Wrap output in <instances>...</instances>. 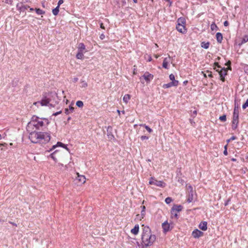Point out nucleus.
<instances>
[{"label":"nucleus","mask_w":248,"mask_h":248,"mask_svg":"<svg viewBox=\"0 0 248 248\" xmlns=\"http://www.w3.org/2000/svg\"><path fill=\"white\" fill-rule=\"evenodd\" d=\"M236 139V137L235 136H232L230 139L227 140V142L228 143L230 142L231 140H234Z\"/></svg>","instance_id":"58836bf2"},{"label":"nucleus","mask_w":248,"mask_h":248,"mask_svg":"<svg viewBox=\"0 0 248 248\" xmlns=\"http://www.w3.org/2000/svg\"><path fill=\"white\" fill-rule=\"evenodd\" d=\"M141 140H147L148 139V137L146 136H142L140 137Z\"/></svg>","instance_id":"de8ad7c7"},{"label":"nucleus","mask_w":248,"mask_h":248,"mask_svg":"<svg viewBox=\"0 0 248 248\" xmlns=\"http://www.w3.org/2000/svg\"><path fill=\"white\" fill-rule=\"evenodd\" d=\"M155 239L156 236L152 233L150 228L148 226L144 227L141 236L143 246L145 247L151 246L153 244Z\"/></svg>","instance_id":"f03ea898"},{"label":"nucleus","mask_w":248,"mask_h":248,"mask_svg":"<svg viewBox=\"0 0 248 248\" xmlns=\"http://www.w3.org/2000/svg\"><path fill=\"white\" fill-rule=\"evenodd\" d=\"M108 138L112 139L114 138L113 135L111 133V132H108Z\"/></svg>","instance_id":"a19ab883"},{"label":"nucleus","mask_w":248,"mask_h":248,"mask_svg":"<svg viewBox=\"0 0 248 248\" xmlns=\"http://www.w3.org/2000/svg\"><path fill=\"white\" fill-rule=\"evenodd\" d=\"M71 119V117H69L67 118V121H69Z\"/></svg>","instance_id":"e2e57ef3"},{"label":"nucleus","mask_w":248,"mask_h":248,"mask_svg":"<svg viewBox=\"0 0 248 248\" xmlns=\"http://www.w3.org/2000/svg\"><path fill=\"white\" fill-rule=\"evenodd\" d=\"M188 190H189V191H188L187 202L188 203H190V202H192V201L193 200L194 191H193V188L191 186H188Z\"/></svg>","instance_id":"6e6552de"},{"label":"nucleus","mask_w":248,"mask_h":248,"mask_svg":"<svg viewBox=\"0 0 248 248\" xmlns=\"http://www.w3.org/2000/svg\"><path fill=\"white\" fill-rule=\"evenodd\" d=\"M211 29L212 31H217L218 29V27L215 23H213L211 25Z\"/></svg>","instance_id":"cd10ccee"},{"label":"nucleus","mask_w":248,"mask_h":248,"mask_svg":"<svg viewBox=\"0 0 248 248\" xmlns=\"http://www.w3.org/2000/svg\"><path fill=\"white\" fill-rule=\"evenodd\" d=\"M69 109L71 111V112H73L74 111L75 108L72 106H69Z\"/></svg>","instance_id":"37998d69"},{"label":"nucleus","mask_w":248,"mask_h":248,"mask_svg":"<svg viewBox=\"0 0 248 248\" xmlns=\"http://www.w3.org/2000/svg\"><path fill=\"white\" fill-rule=\"evenodd\" d=\"M239 119V106L235 103L234 108L233 110V118L232 121V129L235 130L237 127Z\"/></svg>","instance_id":"20e7f679"},{"label":"nucleus","mask_w":248,"mask_h":248,"mask_svg":"<svg viewBox=\"0 0 248 248\" xmlns=\"http://www.w3.org/2000/svg\"><path fill=\"white\" fill-rule=\"evenodd\" d=\"M172 201V200L171 198L170 197H167V198H166L165 199V202L167 204H169Z\"/></svg>","instance_id":"473e14b6"},{"label":"nucleus","mask_w":248,"mask_h":248,"mask_svg":"<svg viewBox=\"0 0 248 248\" xmlns=\"http://www.w3.org/2000/svg\"><path fill=\"white\" fill-rule=\"evenodd\" d=\"M30 10L31 11H33L34 10V9H33V8H30Z\"/></svg>","instance_id":"69168bd1"},{"label":"nucleus","mask_w":248,"mask_h":248,"mask_svg":"<svg viewBox=\"0 0 248 248\" xmlns=\"http://www.w3.org/2000/svg\"><path fill=\"white\" fill-rule=\"evenodd\" d=\"M64 113H65L66 114L68 115V114H69L71 113V111L69 110V108H65V109Z\"/></svg>","instance_id":"79ce46f5"},{"label":"nucleus","mask_w":248,"mask_h":248,"mask_svg":"<svg viewBox=\"0 0 248 248\" xmlns=\"http://www.w3.org/2000/svg\"><path fill=\"white\" fill-rule=\"evenodd\" d=\"M59 150H57L55 151H54L53 153H52L50 155V157L55 161H56L57 158H56V155L58 153Z\"/></svg>","instance_id":"5701e85b"},{"label":"nucleus","mask_w":248,"mask_h":248,"mask_svg":"<svg viewBox=\"0 0 248 248\" xmlns=\"http://www.w3.org/2000/svg\"><path fill=\"white\" fill-rule=\"evenodd\" d=\"M16 8L18 11L20 12H24L27 8H29V6L28 5H23L21 3H18L16 4Z\"/></svg>","instance_id":"1a4fd4ad"},{"label":"nucleus","mask_w":248,"mask_h":248,"mask_svg":"<svg viewBox=\"0 0 248 248\" xmlns=\"http://www.w3.org/2000/svg\"><path fill=\"white\" fill-rule=\"evenodd\" d=\"M45 123L48 124V121L47 119H43L33 116L31 121L28 123V127H34L36 129H40L44 125Z\"/></svg>","instance_id":"7ed1b4c3"},{"label":"nucleus","mask_w":248,"mask_h":248,"mask_svg":"<svg viewBox=\"0 0 248 248\" xmlns=\"http://www.w3.org/2000/svg\"><path fill=\"white\" fill-rule=\"evenodd\" d=\"M248 41V35H245L242 39L241 44H244Z\"/></svg>","instance_id":"c85d7f7f"},{"label":"nucleus","mask_w":248,"mask_h":248,"mask_svg":"<svg viewBox=\"0 0 248 248\" xmlns=\"http://www.w3.org/2000/svg\"><path fill=\"white\" fill-rule=\"evenodd\" d=\"M219 119L223 122H225L226 121V116L225 115H223L219 117Z\"/></svg>","instance_id":"2f4dec72"},{"label":"nucleus","mask_w":248,"mask_h":248,"mask_svg":"<svg viewBox=\"0 0 248 248\" xmlns=\"http://www.w3.org/2000/svg\"><path fill=\"white\" fill-rule=\"evenodd\" d=\"M172 209V212H179L182 210L183 207L181 205H174Z\"/></svg>","instance_id":"6ab92c4d"},{"label":"nucleus","mask_w":248,"mask_h":248,"mask_svg":"<svg viewBox=\"0 0 248 248\" xmlns=\"http://www.w3.org/2000/svg\"><path fill=\"white\" fill-rule=\"evenodd\" d=\"M61 113H62V111H58V112H56V113H54V114H53V115H54V116H57V115H58V114H61Z\"/></svg>","instance_id":"864d4df0"},{"label":"nucleus","mask_w":248,"mask_h":248,"mask_svg":"<svg viewBox=\"0 0 248 248\" xmlns=\"http://www.w3.org/2000/svg\"><path fill=\"white\" fill-rule=\"evenodd\" d=\"M178 85V81L174 80L167 84H163L162 87L164 89L170 88L172 86H177Z\"/></svg>","instance_id":"9d476101"},{"label":"nucleus","mask_w":248,"mask_h":248,"mask_svg":"<svg viewBox=\"0 0 248 248\" xmlns=\"http://www.w3.org/2000/svg\"><path fill=\"white\" fill-rule=\"evenodd\" d=\"M154 56L156 59H157L159 57V55H155Z\"/></svg>","instance_id":"bf43d9fd"},{"label":"nucleus","mask_w":248,"mask_h":248,"mask_svg":"<svg viewBox=\"0 0 248 248\" xmlns=\"http://www.w3.org/2000/svg\"><path fill=\"white\" fill-rule=\"evenodd\" d=\"M216 38L218 43H221L223 40V36L220 32H217L216 34Z\"/></svg>","instance_id":"412c9836"},{"label":"nucleus","mask_w":248,"mask_h":248,"mask_svg":"<svg viewBox=\"0 0 248 248\" xmlns=\"http://www.w3.org/2000/svg\"><path fill=\"white\" fill-rule=\"evenodd\" d=\"M130 99V95L128 94H125L123 97V101L127 103Z\"/></svg>","instance_id":"b1692460"},{"label":"nucleus","mask_w":248,"mask_h":248,"mask_svg":"<svg viewBox=\"0 0 248 248\" xmlns=\"http://www.w3.org/2000/svg\"><path fill=\"white\" fill-rule=\"evenodd\" d=\"M84 53V52H83L78 51V53L76 55V58L78 59H80V60L82 59L83 58V56H84V55H83Z\"/></svg>","instance_id":"393cba45"},{"label":"nucleus","mask_w":248,"mask_h":248,"mask_svg":"<svg viewBox=\"0 0 248 248\" xmlns=\"http://www.w3.org/2000/svg\"><path fill=\"white\" fill-rule=\"evenodd\" d=\"M100 28H101V29H105V27H104V26L103 23H101L100 24Z\"/></svg>","instance_id":"603ef678"},{"label":"nucleus","mask_w":248,"mask_h":248,"mask_svg":"<svg viewBox=\"0 0 248 248\" xmlns=\"http://www.w3.org/2000/svg\"><path fill=\"white\" fill-rule=\"evenodd\" d=\"M100 38L101 40H103L105 38V35L104 34H101L100 36Z\"/></svg>","instance_id":"8fccbe9b"},{"label":"nucleus","mask_w":248,"mask_h":248,"mask_svg":"<svg viewBox=\"0 0 248 248\" xmlns=\"http://www.w3.org/2000/svg\"><path fill=\"white\" fill-rule=\"evenodd\" d=\"M210 45V43L209 42L205 43L204 42H202L201 43V46L205 49H207L209 48Z\"/></svg>","instance_id":"a878e982"},{"label":"nucleus","mask_w":248,"mask_h":248,"mask_svg":"<svg viewBox=\"0 0 248 248\" xmlns=\"http://www.w3.org/2000/svg\"><path fill=\"white\" fill-rule=\"evenodd\" d=\"M178 213L177 212H172V209L171 210V213L172 215H173L176 218H177L178 217Z\"/></svg>","instance_id":"ea45409f"},{"label":"nucleus","mask_w":248,"mask_h":248,"mask_svg":"<svg viewBox=\"0 0 248 248\" xmlns=\"http://www.w3.org/2000/svg\"><path fill=\"white\" fill-rule=\"evenodd\" d=\"M162 227L165 232H168L170 230V225L167 221L163 223L162 224Z\"/></svg>","instance_id":"f3484780"},{"label":"nucleus","mask_w":248,"mask_h":248,"mask_svg":"<svg viewBox=\"0 0 248 248\" xmlns=\"http://www.w3.org/2000/svg\"><path fill=\"white\" fill-rule=\"evenodd\" d=\"M207 222L206 221H202L200 223L199 228L202 231H206L207 229Z\"/></svg>","instance_id":"4468645a"},{"label":"nucleus","mask_w":248,"mask_h":248,"mask_svg":"<svg viewBox=\"0 0 248 248\" xmlns=\"http://www.w3.org/2000/svg\"><path fill=\"white\" fill-rule=\"evenodd\" d=\"M35 11L38 15H42L45 13V12L40 9H36Z\"/></svg>","instance_id":"7c9ffc66"},{"label":"nucleus","mask_w":248,"mask_h":248,"mask_svg":"<svg viewBox=\"0 0 248 248\" xmlns=\"http://www.w3.org/2000/svg\"><path fill=\"white\" fill-rule=\"evenodd\" d=\"M147 83H149L153 79L154 76L148 72H146L142 76Z\"/></svg>","instance_id":"ddd939ff"},{"label":"nucleus","mask_w":248,"mask_h":248,"mask_svg":"<svg viewBox=\"0 0 248 248\" xmlns=\"http://www.w3.org/2000/svg\"><path fill=\"white\" fill-rule=\"evenodd\" d=\"M215 64L216 65H217V67H218V68H219V67H220V66H219V65H218V63H217V62H215Z\"/></svg>","instance_id":"13d9d810"},{"label":"nucleus","mask_w":248,"mask_h":248,"mask_svg":"<svg viewBox=\"0 0 248 248\" xmlns=\"http://www.w3.org/2000/svg\"><path fill=\"white\" fill-rule=\"evenodd\" d=\"M133 0V2L134 3H137V0Z\"/></svg>","instance_id":"774afa93"},{"label":"nucleus","mask_w":248,"mask_h":248,"mask_svg":"<svg viewBox=\"0 0 248 248\" xmlns=\"http://www.w3.org/2000/svg\"><path fill=\"white\" fill-rule=\"evenodd\" d=\"M218 71L220 77V79L222 81H224V77L227 75V69L225 68H222L220 71L217 70Z\"/></svg>","instance_id":"9b49d317"},{"label":"nucleus","mask_w":248,"mask_h":248,"mask_svg":"<svg viewBox=\"0 0 248 248\" xmlns=\"http://www.w3.org/2000/svg\"><path fill=\"white\" fill-rule=\"evenodd\" d=\"M78 51H80V52L81 51V52H83L84 53L85 52H86V51H85V49H86L85 46L82 43H80L78 45Z\"/></svg>","instance_id":"a211bd4d"},{"label":"nucleus","mask_w":248,"mask_h":248,"mask_svg":"<svg viewBox=\"0 0 248 248\" xmlns=\"http://www.w3.org/2000/svg\"><path fill=\"white\" fill-rule=\"evenodd\" d=\"M78 177L76 178V180L78 181L80 184H84L86 182V178L83 175H79L78 173Z\"/></svg>","instance_id":"dca6fc26"},{"label":"nucleus","mask_w":248,"mask_h":248,"mask_svg":"<svg viewBox=\"0 0 248 248\" xmlns=\"http://www.w3.org/2000/svg\"><path fill=\"white\" fill-rule=\"evenodd\" d=\"M59 12V7L57 6L55 8L53 9L52 13L54 16H57Z\"/></svg>","instance_id":"bb28decb"},{"label":"nucleus","mask_w":248,"mask_h":248,"mask_svg":"<svg viewBox=\"0 0 248 248\" xmlns=\"http://www.w3.org/2000/svg\"><path fill=\"white\" fill-rule=\"evenodd\" d=\"M170 59V56H169L168 58H165L164 59L163 62V64H162L163 67H164L165 69H168V61H169V60Z\"/></svg>","instance_id":"aec40b11"},{"label":"nucleus","mask_w":248,"mask_h":248,"mask_svg":"<svg viewBox=\"0 0 248 248\" xmlns=\"http://www.w3.org/2000/svg\"><path fill=\"white\" fill-rule=\"evenodd\" d=\"M139 225H136L134 228L131 230V232L134 234H137L139 232Z\"/></svg>","instance_id":"4be33fe9"},{"label":"nucleus","mask_w":248,"mask_h":248,"mask_svg":"<svg viewBox=\"0 0 248 248\" xmlns=\"http://www.w3.org/2000/svg\"><path fill=\"white\" fill-rule=\"evenodd\" d=\"M112 129V127L110 126H109L107 128V132H110V131Z\"/></svg>","instance_id":"09e8293b"},{"label":"nucleus","mask_w":248,"mask_h":248,"mask_svg":"<svg viewBox=\"0 0 248 248\" xmlns=\"http://www.w3.org/2000/svg\"><path fill=\"white\" fill-rule=\"evenodd\" d=\"M13 2V0H5V3L9 4H12Z\"/></svg>","instance_id":"49530a36"},{"label":"nucleus","mask_w":248,"mask_h":248,"mask_svg":"<svg viewBox=\"0 0 248 248\" xmlns=\"http://www.w3.org/2000/svg\"><path fill=\"white\" fill-rule=\"evenodd\" d=\"M185 22L183 19L179 18L178 20V24L176 25L177 30L182 33H185L186 31V30L185 26Z\"/></svg>","instance_id":"39448f33"},{"label":"nucleus","mask_w":248,"mask_h":248,"mask_svg":"<svg viewBox=\"0 0 248 248\" xmlns=\"http://www.w3.org/2000/svg\"><path fill=\"white\" fill-rule=\"evenodd\" d=\"M229 25V22L227 21H225L224 22V26H228Z\"/></svg>","instance_id":"5fc2aeb1"},{"label":"nucleus","mask_w":248,"mask_h":248,"mask_svg":"<svg viewBox=\"0 0 248 248\" xmlns=\"http://www.w3.org/2000/svg\"><path fill=\"white\" fill-rule=\"evenodd\" d=\"M117 112H118V113L119 115H120L121 111H120L119 110H118V109L117 110Z\"/></svg>","instance_id":"052dcab7"},{"label":"nucleus","mask_w":248,"mask_h":248,"mask_svg":"<svg viewBox=\"0 0 248 248\" xmlns=\"http://www.w3.org/2000/svg\"><path fill=\"white\" fill-rule=\"evenodd\" d=\"M207 73H208V76L209 77H212V75L211 72L207 71Z\"/></svg>","instance_id":"4d7b16f0"},{"label":"nucleus","mask_w":248,"mask_h":248,"mask_svg":"<svg viewBox=\"0 0 248 248\" xmlns=\"http://www.w3.org/2000/svg\"><path fill=\"white\" fill-rule=\"evenodd\" d=\"M169 78H170V80H171V81H173L175 80V76L172 74H171L170 75Z\"/></svg>","instance_id":"c9c22d12"},{"label":"nucleus","mask_w":248,"mask_h":248,"mask_svg":"<svg viewBox=\"0 0 248 248\" xmlns=\"http://www.w3.org/2000/svg\"><path fill=\"white\" fill-rule=\"evenodd\" d=\"M29 138L32 143L44 144L50 140V136L47 133L33 131L30 133Z\"/></svg>","instance_id":"f257e3e1"},{"label":"nucleus","mask_w":248,"mask_h":248,"mask_svg":"<svg viewBox=\"0 0 248 248\" xmlns=\"http://www.w3.org/2000/svg\"><path fill=\"white\" fill-rule=\"evenodd\" d=\"M197 112L196 110H194L193 112V114H192V116L195 117L196 116V115H197Z\"/></svg>","instance_id":"3c124183"},{"label":"nucleus","mask_w":248,"mask_h":248,"mask_svg":"<svg viewBox=\"0 0 248 248\" xmlns=\"http://www.w3.org/2000/svg\"><path fill=\"white\" fill-rule=\"evenodd\" d=\"M144 126L145 129L149 132L151 133L152 132V129H151L148 126L146 125L145 124L143 125Z\"/></svg>","instance_id":"4c0bfd02"},{"label":"nucleus","mask_w":248,"mask_h":248,"mask_svg":"<svg viewBox=\"0 0 248 248\" xmlns=\"http://www.w3.org/2000/svg\"><path fill=\"white\" fill-rule=\"evenodd\" d=\"M9 223H10L11 224H12V225H14V226H17L16 224V223H14V222H12V221H9Z\"/></svg>","instance_id":"6e6d98bb"},{"label":"nucleus","mask_w":248,"mask_h":248,"mask_svg":"<svg viewBox=\"0 0 248 248\" xmlns=\"http://www.w3.org/2000/svg\"><path fill=\"white\" fill-rule=\"evenodd\" d=\"M247 107H248V99L246 100V102L242 106V108L243 109H245Z\"/></svg>","instance_id":"f704fd0d"},{"label":"nucleus","mask_w":248,"mask_h":248,"mask_svg":"<svg viewBox=\"0 0 248 248\" xmlns=\"http://www.w3.org/2000/svg\"><path fill=\"white\" fill-rule=\"evenodd\" d=\"M76 105L79 108H82L83 106V103L81 101H78L76 102Z\"/></svg>","instance_id":"c756f323"},{"label":"nucleus","mask_w":248,"mask_h":248,"mask_svg":"<svg viewBox=\"0 0 248 248\" xmlns=\"http://www.w3.org/2000/svg\"><path fill=\"white\" fill-rule=\"evenodd\" d=\"M61 146L63 148L66 149L67 151H68V149L66 147V145L61 142H58L57 144L53 145L52 148L50 149V151H52V150L55 149L57 147Z\"/></svg>","instance_id":"2eb2a0df"},{"label":"nucleus","mask_w":248,"mask_h":248,"mask_svg":"<svg viewBox=\"0 0 248 248\" xmlns=\"http://www.w3.org/2000/svg\"><path fill=\"white\" fill-rule=\"evenodd\" d=\"M81 84H82V85H81L82 88H86L88 86L87 83L85 81H82L81 82Z\"/></svg>","instance_id":"72a5a7b5"},{"label":"nucleus","mask_w":248,"mask_h":248,"mask_svg":"<svg viewBox=\"0 0 248 248\" xmlns=\"http://www.w3.org/2000/svg\"><path fill=\"white\" fill-rule=\"evenodd\" d=\"M203 232H201L198 229L194 230L192 233V236L195 238H199L200 236L203 235Z\"/></svg>","instance_id":"f8f14e48"},{"label":"nucleus","mask_w":248,"mask_h":248,"mask_svg":"<svg viewBox=\"0 0 248 248\" xmlns=\"http://www.w3.org/2000/svg\"><path fill=\"white\" fill-rule=\"evenodd\" d=\"M142 210L141 211V213L142 215H144L145 214V206H142Z\"/></svg>","instance_id":"c03bdc74"},{"label":"nucleus","mask_w":248,"mask_h":248,"mask_svg":"<svg viewBox=\"0 0 248 248\" xmlns=\"http://www.w3.org/2000/svg\"><path fill=\"white\" fill-rule=\"evenodd\" d=\"M50 99L48 98H47L46 96L44 97L41 100V101H37L36 102H34L33 103V105L37 106L38 107L39 105H41L42 106H50L51 107H53L52 104L49 103Z\"/></svg>","instance_id":"423d86ee"},{"label":"nucleus","mask_w":248,"mask_h":248,"mask_svg":"<svg viewBox=\"0 0 248 248\" xmlns=\"http://www.w3.org/2000/svg\"><path fill=\"white\" fill-rule=\"evenodd\" d=\"M63 3V0H59L58 2V5L57 6L60 7V6Z\"/></svg>","instance_id":"a18cd8bd"},{"label":"nucleus","mask_w":248,"mask_h":248,"mask_svg":"<svg viewBox=\"0 0 248 248\" xmlns=\"http://www.w3.org/2000/svg\"><path fill=\"white\" fill-rule=\"evenodd\" d=\"M149 184L150 185H154L155 186H159L161 187H164L166 186V184L164 183L162 181H157L155 179H154L153 177L151 178V180L149 181Z\"/></svg>","instance_id":"0eeeda50"},{"label":"nucleus","mask_w":248,"mask_h":248,"mask_svg":"<svg viewBox=\"0 0 248 248\" xmlns=\"http://www.w3.org/2000/svg\"><path fill=\"white\" fill-rule=\"evenodd\" d=\"M227 146H228V144L226 145L225 146H224V152H223V154L225 155H228V152H227Z\"/></svg>","instance_id":"e433bc0d"},{"label":"nucleus","mask_w":248,"mask_h":248,"mask_svg":"<svg viewBox=\"0 0 248 248\" xmlns=\"http://www.w3.org/2000/svg\"><path fill=\"white\" fill-rule=\"evenodd\" d=\"M151 60H152V58H151V57H150V58H149L148 61H149V62H150V61H151Z\"/></svg>","instance_id":"338daca9"},{"label":"nucleus","mask_w":248,"mask_h":248,"mask_svg":"<svg viewBox=\"0 0 248 248\" xmlns=\"http://www.w3.org/2000/svg\"><path fill=\"white\" fill-rule=\"evenodd\" d=\"M231 160L232 161H235L236 160V159L235 158H232Z\"/></svg>","instance_id":"680f3d73"},{"label":"nucleus","mask_w":248,"mask_h":248,"mask_svg":"<svg viewBox=\"0 0 248 248\" xmlns=\"http://www.w3.org/2000/svg\"><path fill=\"white\" fill-rule=\"evenodd\" d=\"M189 121H190V123H191V124H192V123H194V122H193V120H191V119H189Z\"/></svg>","instance_id":"0e129e2a"}]
</instances>
